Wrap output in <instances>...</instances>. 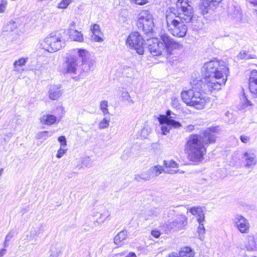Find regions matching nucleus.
<instances>
[{
  "label": "nucleus",
  "mask_w": 257,
  "mask_h": 257,
  "mask_svg": "<svg viewBox=\"0 0 257 257\" xmlns=\"http://www.w3.org/2000/svg\"><path fill=\"white\" fill-rule=\"evenodd\" d=\"M250 137L246 135H241L240 140L243 143L246 144L250 141Z\"/></svg>",
  "instance_id": "nucleus-52"
},
{
  "label": "nucleus",
  "mask_w": 257,
  "mask_h": 257,
  "mask_svg": "<svg viewBox=\"0 0 257 257\" xmlns=\"http://www.w3.org/2000/svg\"><path fill=\"white\" fill-rule=\"evenodd\" d=\"M193 127L194 126L193 125L188 126V130H190V131L192 130L193 128Z\"/></svg>",
  "instance_id": "nucleus-60"
},
{
  "label": "nucleus",
  "mask_w": 257,
  "mask_h": 257,
  "mask_svg": "<svg viewBox=\"0 0 257 257\" xmlns=\"http://www.w3.org/2000/svg\"><path fill=\"white\" fill-rule=\"evenodd\" d=\"M253 233L245 236L244 247L248 251H257V242Z\"/></svg>",
  "instance_id": "nucleus-17"
},
{
  "label": "nucleus",
  "mask_w": 257,
  "mask_h": 257,
  "mask_svg": "<svg viewBox=\"0 0 257 257\" xmlns=\"http://www.w3.org/2000/svg\"><path fill=\"white\" fill-rule=\"evenodd\" d=\"M249 1L253 6H257V0H249Z\"/></svg>",
  "instance_id": "nucleus-58"
},
{
  "label": "nucleus",
  "mask_w": 257,
  "mask_h": 257,
  "mask_svg": "<svg viewBox=\"0 0 257 257\" xmlns=\"http://www.w3.org/2000/svg\"><path fill=\"white\" fill-rule=\"evenodd\" d=\"M8 5L7 0H2L0 3V13L5 12Z\"/></svg>",
  "instance_id": "nucleus-42"
},
{
  "label": "nucleus",
  "mask_w": 257,
  "mask_h": 257,
  "mask_svg": "<svg viewBox=\"0 0 257 257\" xmlns=\"http://www.w3.org/2000/svg\"><path fill=\"white\" fill-rule=\"evenodd\" d=\"M247 105H252V104L251 103L250 101H247Z\"/></svg>",
  "instance_id": "nucleus-62"
},
{
  "label": "nucleus",
  "mask_w": 257,
  "mask_h": 257,
  "mask_svg": "<svg viewBox=\"0 0 257 257\" xmlns=\"http://www.w3.org/2000/svg\"><path fill=\"white\" fill-rule=\"evenodd\" d=\"M58 142L60 143V147L63 148L64 147L66 146L67 142L66 138L63 136H60L58 139Z\"/></svg>",
  "instance_id": "nucleus-46"
},
{
  "label": "nucleus",
  "mask_w": 257,
  "mask_h": 257,
  "mask_svg": "<svg viewBox=\"0 0 257 257\" xmlns=\"http://www.w3.org/2000/svg\"><path fill=\"white\" fill-rule=\"evenodd\" d=\"M244 167L246 169L252 168L257 164L256 155L252 149H248L242 153Z\"/></svg>",
  "instance_id": "nucleus-14"
},
{
  "label": "nucleus",
  "mask_w": 257,
  "mask_h": 257,
  "mask_svg": "<svg viewBox=\"0 0 257 257\" xmlns=\"http://www.w3.org/2000/svg\"><path fill=\"white\" fill-rule=\"evenodd\" d=\"M127 70H128V71L130 72V74L129 75H127V77H131L133 74V69L130 67H127V68L124 69V71H127Z\"/></svg>",
  "instance_id": "nucleus-54"
},
{
  "label": "nucleus",
  "mask_w": 257,
  "mask_h": 257,
  "mask_svg": "<svg viewBox=\"0 0 257 257\" xmlns=\"http://www.w3.org/2000/svg\"><path fill=\"white\" fill-rule=\"evenodd\" d=\"M67 149H64L63 148L60 147L58 150L56 154V157L58 159L61 158L66 152Z\"/></svg>",
  "instance_id": "nucleus-50"
},
{
  "label": "nucleus",
  "mask_w": 257,
  "mask_h": 257,
  "mask_svg": "<svg viewBox=\"0 0 257 257\" xmlns=\"http://www.w3.org/2000/svg\"><path fill=\"white\" fill-rule=\"evenodd\" d=\"M125 257H137L135 253L130 252Z\"/></svg>",
  "instance_id": "nucleus-56"
},
{
  "label": "nucleus",
  "mask_w": 257,
  "mask_h": 257,
  "mask_svg": "<svg viewBox=\"0 0 257 257\" xmlns=\"http://www.w3.org/2000/svg\"><path fill=\"white\" fill-rule=\"evenodd\" d=\"M217 130L216 127L208 128L199 134L194 135L206 147V146L215 143L217 135Z\"/></svg>",
  "instance_id": "nucleus-10"
},
{
  "label": "nucleus",
  "mask_w": 257,
  "mask_h": 257,
  "mask_svg": "<svg viewBox=\"0 0 257 257\" xmlns=\"http://www.w3.org/2000/svg\"><path fill=\"white\" fill-rule=\"evenodd\" d=\"M40 237L39 233L34 228L31 230L30 233L27 235V240L31 242L32 244H36L38 238Z\"/></svg>",
  "instance_id": "nucleus-28"
},
{
  "label": "nucleus",
  "mask_w": 257,
  "mask_h": 257,
  "mask_svg": "<svg viewBox=\"0 0 257 257\" xmlns=\"http://www.w3.org/2000/svg\"><path fill=\"white\" fill-rule=\"evenodd\" d=\"M204 222H197L198 223V226L197 227V233L198 234V238L201 241H203L205 238V228L204 225Z\"/></svg>",
  "instance_id": "nucleus-32"
},
{
  "label": "nucleus",
  "mask_w": 257,
  "mask_h": 257,
  "mask_svg": "<svg viewBox=\"0 0 257 257\" xmlns=\"http://www.w3.org/2000/svg\"><path fill=\"white\" fill-rule=\"evenodd\" d=\"M167 257H177V253L175 252H172L169 254Z\"/></svg>",
  "instance_id": "nucleus-59"
},
{
  "label": "nucleus",
  "mask_w": 257,
  "mask_h": 257,
  "mask_svg": "<svg viewBox=\"0 0 257 257\" xmlns=\"http://www.w3.org/2000/svg\"><path fill=\"white\" fill-rule=\"evenodd\" d=\"M144 40L142 36L137 32L131 33L126 40V44L132 49L136 50L139 55H143L144 52L143 47Z\"/></svg>",
  "instance_id": "nucleus-9"
},
{
  "label": "nucleus",
  "mask_w": 257,
  "mask_h": 257,
  "mask_svg": "<svg viewBox=\"0 0 257 257\" xmlns=\"http://www.w3.org/2000/svg\"><path fill=\"white\" fill-rule=\"evenodd\" d=\"M131 3L143 6L148 3V0H130Z\"/></svg>",
  "instance_id": "nucleus-49"
},
{
  "label": "nucleus",
  "mask_w": 257,
  "mask_h": 257,
  "mask_svg": "<svg viewBox=\"0 0 257 257\" xmlns=\"http://www.w3.org/2000/svg\"><path fill=\"white\" fill-rule=\"evenodd\" d=\"M159 213V209L157 208L151 209L147 211V213L151 217L153 216H157Z\"/></svg>",
  "instance_id": "nucleus-48"
},
{
  "label": "nucleus",
  "mask_w": 257,
  "mask_h": 257,
  "mask_svg": "<svg viewBox=\"0 0 257 257\" xmlns=\"http://www.w3.org/2000/svg\"><path fill=\"white\" fill-rule=\"evenodd\" d=\"M121 97L123 100L127 101L128 102H130L132 104H134V101L131 98V96L128 92L125 90H123L121 92L120 94Z\"/></svg>",
  "instance_id": "nucleus-37"
},
{
  "label": "nucleus",
  "mask_w": 257,
  "mask_h": 257,
  "mask_svg": "<svg viewBox=\"0 0 257 257\" xmlns=\"http://www.w3.org/2000/svg\"><path fill=\"white\" fill-rule=\"evenodd\" d=\"M188 224L187 217L182 214L178 215V232L186 230Z\"/></svg>",
  "instance_id": "nucleus-23"
},
{
  "label": "nucleus",
  "mask_w": 257,
  "mask_h": 257,
  "mask_svg": "<svg viewBox=\"0 0 257 257\" xmlns=\"http://www.w3.org/2000/svg\"><path fill=\"white\" fill-rule=\"evenodd\" d=\"M150 173L152 179L158 176L162 173L164 172V168L162 166L156 165L150 167L149 169Z\"/></svg>",
  "instance_id": "nucleus-30"
},
{
  "label": "nucleus",
  "mask_w": 257,
  "mask_h": 257,
  "mask_svg": "<svg viewBox=\"0 0 257 257\" xmlns=\"http://www.w3.org/2000/svg\"><path fill=\"white\" fill-rule=\"evenodd\" d=\"M187 151L190 160L198 163L202 161L206 148L194 135H191L187 143Z\"/></svg>",
  "instance_id": "nucleus-5"
},
{
  "label": "nucleus",
  "mask_w": 257,
  "mask_h": 257,
  "mask_svg": "<svg viewBox=\"0 0 257 257\" xmlns=\"http://www.w3.org/2000/svg\"><path fill=\"white\" fill-rule=\"evenodd\" d=\"M7 250L5 248L0 249V257H3L6 253Z\"/></svg>",
  "instance_id": "nucleus-55"
},
{
  "label": "nucleus",
  "mask_w": 257,
  "mask_h": 257,
  "mask_svg": "<svg viewBox=\"0 0 257 257\" xmlns=\"http://www.w3.org/2000/svg\"><path fill=\"white\" fill-rule=\"evenodd\" d=\"M28 61V58H21L16 60L13 63V71L18 73H22L24 71L22 68Z\"/></svg>",
  "instance_id": "nucleus-22"
},
{
  "label": "nucleus",
  "mask_w": 257,
  "mask_h": 257,
  "mask_svg": "<svg viewBox=\"0 0 257 257\" xmlns=\"http://www.w3.org/2000/svg\"><path fill=\"white\" fill-rule=\"evenodd\" d=\"M195 251L189 246L181 247L179 252L178 257H193Z\"/></svg>",
  "instance_id": "nucleus-26"
},
{
  "label": "nucleus",
  "mask_w": 257,
  "mask_h": 257,
  "mask_svg": "<svg viewBox=\"0 0 257 257\" xmlns=\"http://www.w3.org/2000/svg\"><path fill=\"white\" fill-rule=\"evenodd\" d=\"M110 122V119H107L104 118L101 120L98 124V127L99 129L102 130L108 127Z\"/></svg>",
  "instance_id": "nucleus-39"
},
{
  "label": "nucleus",
  "mask_w": 257,
  "mask_h": 257,
  "mask_svg": "<svg viewBox=\"0 0 257 257\" xmlns=\"http://www.w3.org/2000/svg\"><path fill=\"white\" fill-rule=\"evenodd\" d=\"M237 58L240 60L256 59V55L253 53H250L248 51L242 50L237 55Z\"/></svg>",
  "instance_id": "nucleus-29"
},
{
  "label": "nucleus",
  "mask_w": 257,
  "mask_h": 257,
  "mask_svg": "<svg viewBox=\"0 0 257 257\" xmlns=\"http://www.w3.org/2000/svg\"><path fill=\"white\" fill-rule=\"evenodd\" d=\"M234 226L241 233H248L250 225L248 220L241 214H236L233 219Z\"/></svg>",
  "instance_id": "nucleus-12"
},
{
  "label": "nucleus",
  "mask_w": 257,
  "mask_h": 257,
  "mask_svg": "<svg viewBox=\"0 0 257 257\" xmlns=\"http://www.w3.org/2000/svg\"><path fill=\"white\" fill-rule=\"evenodd\" d=\"M148 48L154 56L162 55L167 59L170 58L177 48V43L171 38L163 35L161 41L153 38L148 40Z\"/></svg>",
  "instance_id": "nucleus-3"
},
{
  "label": "nucleus",
  "mask_w": 257,
  "mask_h": 257,
  "mask_svg": "<svg viewBox=\"0 0 257 257\" xmlns=\"http://www.w3.org/2000/svg\"><path fill=\"white\" fill-rule=\"evenodd\" d=\"M17 28V25L14 21L10 22L3 29V32H12Z\"/></svg>",
  "instance_id": "nucleus-34"
},
{
  "label": "nucleus",
  "mask_w": 257,
  "mask_h": 257,
  "mask_svg": "<svg viewBox=\"0 0 257 257\" xmlns=\"http://www.w3.org/2000/svg\"><path fill=\"white\" fill-rule=\"evenodd\" d=\"M201 73L205 80L204 90L212 92L218 91L225 85L229 74V68L223 61L213 60L203 64Z\"/></svg>",
  "instance_id": "nucleus-1"
},
{
  "label": "nucleus",
  "mask_w": 257,
  "mask_h": 257,
  "mask_svg": "<svg viewBox=\"0 0 257 257\" xmlns=\"http://www.w3.org/2000/svg\"><path fill=\"white\" fill-rule=\"evenodd\" d=\"M60 85H52L49 90V97L53 100H57L62 95L63 91L60 89Z\"/></svg>",
  "instance_id": "nucleus-21"
},
{
  "label": "nucleus",
  "mask_w": 257,
  "mask_h": 257,
  "mask_svg": "<svg viewBox=\"0 0 257 257\" xmlns=\"http://www.w3.org/2000/svg\"><path fill=\"white\" fill-rule=\"evenodd\" d=\"M108 103L106 100H103L100 103V109L104 115L109 113L108 110L107 109Z\"/></svg>",
  "instance_id": "nucleus-38"
},
{
  "label": "nucleus",
  "mask_w": 257,
  "mask_h": 257,
  "mask_svg": "<svg viewBox=\"0 0 257 257\" xmlns=\"http://www.w3.org/2000/svg\"><path fill=\"white\" fill-rule=\"evenodd\" d=\"M193 15V8L188 0H178V37L185 36L187 29L184 23H189Z\"/></svg>",
  "instance_id": "nucleus-4"
},
{
  "label": "nucleus",
  "mask_w": 257,
  "mask_h": 257,
  "mask_svg": "<svg viewBox=\"0 0 257 257\" xmlns=\"http://www.w3.org/2000/svg\"><path fill=\"white\" fill-rule=\"evenodd\" d=\"M77 53L79 57L82 59V63L86 61L87 58L89 56L88 52L86 50L83 49H77Z\"/></svg>",
  "instance_id": "nucleus-35"
},
{
  "label": "nucleus",
  "mask_w": 257,
  "mask_h": 257,
  "mask_svg": "<svg viewBox=\"0 0 257 257\" xmlns=\"http://www.w3.org/2000/svg\"><path fill=\"white\" fill-rule=\"evenodd\" d=\"M40 122L44 124L51 125L56 121V117L52 114H44L40 118Z\"/></svg>",
  "instance_id": "nucleus-27"
},
{
  "label": "nucleus",
  "mask_w": 257,
  "mask_h": 257,
  "mask_svg": "<svg viewBox=\"0 0 257 257\" xmlns=\"http://www.w3.org/2000/svg\"><path fill=\"white\" fill-rule=\"evenodd\" d=\"M191 89L184 90L181 93V97L183 102L187 105L191 106L196 109H204L209 102V98L202 94L203 91V82L200 79L193 80L191 82Z\"/></svg>",
  "instance_id": "nucleus-2"
},
{
  "label": "nucleus",
  "mask_w": 257,
  "mask_h": 257,
  "mask_svg": "<svg viewBox=\"0 0 257 257\" xmlns=\"http://www.w3.org/2000/svg\"><path fill=\"white\" fill-rule=\"evenodd\" d=\"M177 124H178V128L179 126H181V124H180L179 122H178Z\"/></svg>",
  "instance_id": "nucleus-64"
},
{
  "label": "nucleus",
  "mask_w": 257,
  "mask_h": 257,
  "mask_svg": "<svg viewBox=\"0 0 257 257\" xmlns=\"http://www.w3.org/2000/svg\"><path fill=\"white\" fill-rule=\"evenodd\" d=\"M162 166L164 168V173L170 174H174L176 173L175 169L177 168V163L172 159L164 160Z\"/></svg>",
  "instance_id": "nucleus-20"
},
{
  "label": "nucleus",
  "mask_w": 257,
  "mask_h": 257,
  "mask_svg": "<svg viewBox=\"0 0 257 257\" xmlns=\"http://www.w3.org/2000/svg\"><path fill=\"white\" fill-rule=\"evenodd\" d=\"M75 22L73 21L70 24L69 29H72L73 28L75 27Z\"/></svg>",
  "instance_id": "nucleus-57"
},
{
  "label": "nucleus",
  "mask_w": 257,
  "mask_h": 257,
  "mask_svg": "<svg viewBox=\"0 0 257 257\" xmlns=\"http://www.w3.org/2000/svg\"><path fill=\"white\" fill-rule=\"evenodd\" d=\"M68 34L70 38L74 41L82 42L83 41V36L81 32L73 29H68Z\"/></svg>",
  "instance_id": "nucleus-24"
},
{
  "label": "nucleus",
  "mask_w": 257,
  "mask_h": 257,
  "mask_svg": "<svg viewBox=\"0 0 257 257\" xmlns=\"http://www.w3.org/2000/svg\"><path fill=\"white\" fill-rule=\"evenodd\" d=\"M99 215V217L97 218L96 220L94 221L98 223V222H102L105 219L107 218V216L104 215L102 213H97ZM95 225V223H94Z\"/></svg>",
  "instance_id": "nucleus-47"
},
{
  "label": "nucleus",
  "mask_w": 257,
  "mask_h": 257,
  "mask_svg": "<svg viewBox=\"0 0 257 257\" xmlns=\"http://www.w3.org/2000/svg\"><path fill=\"white\" fill-rule=\"evenodd\" d=\"M77 65V58L76 56H70L60 66V71L63 74H76Z\"/></svg>",
  "instance_id": "nucleus-13"
},
{
  "label": "nucleus",
  "mask_w": 257,
  "mask_h": 257,
  "mask_svg": "<svg viewBox=\"0 0 257 257\" xmlns=\"http://www.w3.org/2000/svg\"><path fill=\"white\" fill-rule=\"evenodd\" d=\"M188 212L196 217L197 222L205 221V214L202 207L197 206L190 207L187 209V212Z\"/></svg>",
  "instance_id": "nucleus-18"
},
{
  "label": "nucleus",
  "mask_w": 257,
  "mask_h": 257,
  "mask_svg": "<svg viewBox=\"0 0 257 257\" xmlns=\"http://www.w3.org/2000/svg\"><path fill=\"white\" fill-rule=\"evenodd\" d=\"M13 237V233L9 232L8 234L6 235L5 240L4 243L5 247L8 246V243L7 242L9 241L12 237Z\"/></svg>",
  "instance_id": "nucleus-51"
},
{
  "label": "nucleus",
  "mask_w": 257,
  "mask_h": 257,
  "mask_svg": "<svg viewBox=\"0 0 257 257\" xmlns=\"http://www.w3.org/2000/svg\"><path fill=\"white\" fill-rule=\"evenodd\" d=\"M138 26L146 34L152 33L154 27L153 17L152 14L147 11L142 12L138 19Z\"/></svg>",
  "instance_id": "nucleus-8"
},
{
  "label": "nucleus",
  "mask_w": 257,
  "mask_h": 257,
  "mask_svg": "<svg viewBox=\"0 0 257 257\" xmlns=\"http://www.w3.org/2000/svg\"><path fill=\"white\" fill-rule=\"evenodd\" d=\"M82 64V70L85 72H88L91 71L93 68V65L94 64V62L92 61L83 62Z\"/></svg>",
  "instance_id": "nucleus-36"
},
{
  "label": "nucleus",
  "mask_w": 257,
  "mask_h": 257,
  "mask_svg": "<svg viewBox=\"0 0 257 257\" xmlns=\"http://www.w3.org/2000/svg\"><path fill=\"white\" fill-rule=\"evenodd\" d=\"M3 171H4V169L3 168H1L0 169V176L2 175V174H3Z\"/></svg>",
  "instance_id": "nucleus-61"
},
{
  "label": "nucleus",
  "mask_w": 257,
  "mask_h": 257,
  "mask_svg": "<svg viewBox=\"0 0 257 257\" xmlns=\"http://www.w3.org/2000/svg\"><path fill=\"white\" fill-rule=\"evenodd\" d=\"M222 0H200L199 9L202 15L208 13L209 10L215 9L222 2Z\"/></svg>",
  "instance_id": "nucleus-15"
},
{
  "label": "nucleus",
  "mask_w": 257,
  "mask_h": 257,
  "mask_svg": "<svg viewBox=\"0 0 257 257\" xmlns=\"http://www.w3.org/2000/svg\"><path fill=\"white\" fill-rule=\"evenodd\" d=\"M152 179L149 169L142 171L140 173L135 174V180L138 182L149 181Z\"/></svg>",
  "instance_id": "nucleus-25"
},
{
  "label": "nucleus",
  "mask_w": 257,
  "mask_h": 257,
  "mask_svg": "<svg viewBox=\"0 0 257 257\" xmlns=\"http://www.w3.org/2000/svg\"><path fill=\"white\" fill-rule=\"evenodd\" d=\"M176 114L170 110H167L166 114L160 115L158 117V121L162 125L161 131L163 135L168 133L172 127H176Z\"/></svg>",
  "instance_id": "nucleus-7"
},
{
  "label": "nucleus",
  "mask_w": 257,
  "mask_h": 257,
  "mask_svg": "<svg viewBox=\"0 0 257 257\" xmlns=\"http://www.w3.org/2000/svg\"><path fill=\"white\" fill-rule=\"evenodd\" d=\"M151 234L155 238H158L161 235L160 232L158 230H152L151 231Z\"/></svg>",
  "instance_id": "nucleus-53"
},
{
  "label": "nucleus",
  "mask_w": 257,
  "mask_h": 257,
  "mask_svg": "<svg viewBox=\"0 0 257 257\" xmlns=\"http://www.w3.org/2000/svg\"><path fill=\"white\" fill-rule=\"evenodd\" d=\"M127 231L122 230L118 232L114 238V242L116 245H120L121 242L126 238Z\"/></svg>",
  "instance_id": "nucleus-33"
},
{
  "label": "nucleus",
  "mask_w": 257,
  "mask_h": 257,
  "mask_svg": "<svg viewBox=\"0 0 257 257\" xmlns=\"http://www.w3.org/2000/svg\"><path fill=\"white\" fill-rule=\"evenodd\" d=\"M64 44L60 34L51 33L43 40L40 45L43 50L53 53L64 47Z\"/></svg>",
  "instance_id": "nucleus-6"
},
{
  "label": "nucleus",
  "mask_w": 257,
  "mask_h": 257,
  "mask_svg": "<svg viewBox=\"0 0 257 257\" xmlns=\"http://www.w3.org/2000/svg\"><path fill=\"white\" fill-rule=\"evenodd\" d=\"M177 10L173 7L168 9L166 14V22L167 28L170 32L175 36L177 29Z\"/></svg>",
  "instance_id": "nucleus-11"
},
{
  "label": "nucleus",
  "mask_w": 257,
  "mask_h": 257,
  "mask_svg": "<svg viewBox=\"0 0 257 257\" xmlns=\"http://www.w3.org/2000/svg\"><path fill=\"white\" fill-rule=\"evenodd\" d=\"M242 12L238 6H231L229 8L228 17L234 25L239 24L242 20Z\"/></svg>",
  "instance_id": "nucleus-16"
},
{
  "label": "nucleus",
  "mask_w": 257,
  "mask_h": 257,
  "mask_svg": "<svg viewBox=\"0 0 257 257\" xmlns=\"http://www.w3.org/2000/svg\"><path fill=\"white\" fill-rule=\"evenodd\" d=\"M13 136V134L12 133H10L9 135H8V136L10 137H11L12 136Z\"/></svg>",
  "instance_id": "nucleus-63"
},
{
  "label": "nucleus",
  "mask_w": 257,
  "mask_h": 257,
  "mask_svg": "<svg viewBox=\"0 0 257 257\" xmlns=\"http://www.w3.org/2000/svg\"><path fill=\"white\" fill-rule=\"evenodd\" d=\"M73 0H62L58 4V9H65L73 2Z\"/></svg>",
  "instance_id": "nucleus-40"
},
{
  "label": "nucleus",
  "mask_w": 257,
  "mask_h": 257,
  "mask_svg": "<svg viewBox=\"0 0 257 257\" xmlns=\"http://www.w3.org/2000/svg\"><path fill=\"white\" fill-rule=\"evenodd\" d=\"M90 30L91 31L93 35L100 34L102 35L100 27L98 24H95L91 25L90 27Z\"/></svg>",
  "instance_id": "nucleus-41"
},
{
  "label": "nucleus",
  "mask_w": 257,
  "mask_h": 257,
  "mask_svg": "<svg viewBox=\"0 0 257 257\" xmlns=\"http://www.w3.org/2000/svg\"><path fill=\"white\" fill-rule=\"evenodd\" d=\"M50 256L58 257L62 252V246L60 244H52L50 247Z\"/></svg>",
  "instance_id": "nucleus-31"
},
{
  "label": "nucleus",
  "mask_w": 257,
  "mask_h": 257,
  "mask_svg": "<svg viewBox=\"0 0 257 257\" xmlns=\"http://www.w3.org/2000/svg\"><path fill=\"white\" fill-rule=\"evenodd\" d=\"M249 88L252 95L257 98V71L252 70L249 79Z\"/></svg>",
  "instance_id": "nucleus-19"
},
{
  "label": "nucleus",
  "mask_w": 257,
  "mask_h": 257,
  "mask_svg": "<svg viewBox=\"0 0 257 257\" xmlns=\"http://www.w3.org/2000/svg\"><path fill=\"white\" fill-rule=\"evenodd\" d=\"M99 34H94L91 36L92 40L95 42L98 43H101L103 41V39L102 38L101 36L99 35Z\"/></svg>",
  "instance_id": "nucleus-45"
},
{
  "label": "nucleus",
  "mask_w": 257,
  "mask_h": 257,
  "mask_svg": "<svg viewBox=\"0 0 257 257\" xmlns=\"http://www.w3.org/2000/svg\"><path fill=\"white\" fill-rule=\"evenodd\" d=\"M34 228L37 231V232L38 233H39V234L40 236L41 237V236L42 235H43V234L45 231L46 229V226L42 224L39 227H36Z\"/></svg>",
  "instance_id": "nucleus-44"
},
{
  "label": "nucleus",
  "mask_w": 257,
  "mask_h": 257,
  "mask_svg": "<svg viewBox=\"0 0 257 257\" xmlns=\"http://www.w3.org/2000/svg\"><path fill=\"white\" fill-rule=\"evenodd\" d=\"M48 134L49 132L48 131L40 132L37 134L36 137L38 139H46L48 137Z\"/></svg>",
  "instance_id": "nucleus-43"
}]
</instances>
